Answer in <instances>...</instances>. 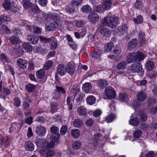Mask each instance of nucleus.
Segmentation results:
<instances>
[{
  "mask_svg": "<svg viewBox=\"0 0 157 157\" xmlns=\"http://www.w3.org/2000/svg\"><path fill=\"white\" fill-rule=\"evenodd\" d=\"M118 23L119 18L115 15L107 16L104 18L103 21L104 24L112 29L116 28Z\"/></svg>",
  "mask_w": 157,
  "mask_h": 157,
  "instance_id": "nucleus-1",
  "label": "nucleus"
},
{
  "mask_svg": "<svg viewBox=\"0 0 157 157\" xmlns=\"http://www.w3.org/2000/svg\"><path fill=\"white\" fill-rule=\"evenodd\" d=\"M130 70L134 73H137L139 75L142 77L144 74V70L143 69L141 63L139 62L133 63L130 67Z\"/></svg>",
  "mask_w": 157,
  "mask_h": 157,
  "instance_id": "nucleus-2",
  "label": "nucleus"
},
{
  "mask_svg": "<svg viewBox=\"0 0 157 157\" xmlns=\"http://www.w3.org/2000/svg\"><path fill=\"white\" fill-rule=\"evenodd\" d=\"M50 131L51 133L50 139L52 140L56 141L60 136L59 128L53 125L51 127Z\"/></svg>",
  "mask_w": 157,
  "mask_h": 157,
  "instance_id": "nucleus-3",
  "label": "nucleus"
},
{
  "mask_svg": "<svg viewBox=\"0 0 157 157\" xmlns=\"http://www.w3.org/2000/svg\"><path fill=\"white\" fill-rule=\"evenodd\" d=\"M127 65L126 61H122L118 63L116 66V69L115 73L117 74H122L124 73V70Z\"/></svg>",
  "mask_w": 157,
  "mask_h": 157,
  "instance_id": "nucleus-4",
  "label": "nucleus"
},
{
  "mask_svg": "<svg viewBox=\"0 0 157 157\" xmlns=\"http://www.w3.org/2000/svg\"><path fill=\"white\" fill-rule=\"evenodd\" d=\"M98 29H101L100 33L101 35L106 37H109L111 35V32L109 29L103 26L102 24H100L98 27Z\"/></svg>",
  "mask_w": 157,
  "mask_h": 157,
  "instance_id": "nucleus-5",
  "label": "nucleus"
},
{
  "mask_svg": "<svg viewBox=\"0 0 157 157\" xmlns=\"http://www.w3.org/2000/svg\"><path fill=\"white\" fill-rule=\"evenodd\" d=\"M105 94L108 97L113 98L116 96V94L113 89L111 87H108L105 89Z\"/></svg>",
  "mask_w": 157,
  "mask_h": 157,
  "instance_id": "nucleus-6",
  "label": "nucleus"
},
{
  "mask_svg": "<svg viewBox=\"0 0 157 157\" xmlns=\"http://www.w3.org/2000/svg\"><path fill=\"white\" fill-rule=\"evenodd\" d=\"M58 27V24L56 21H53L48 24H46L45 28L48 31H53Z\"/></svg>",
  "mask_w": 157,
  "mask_h": 157,
  "instance_id": "nucleus-7",
  "label": "nucleus"
},
{
  "mask_svg": "<svg viewBox=\"0 0 157 157\" xmlns=\"http://www.w3.org/2000/svg\"><path fill=\"white\" fill-rule=\"evenodd\" d=\"M88 19L90 22L92 24H95L99 19L98 15L96 13H92L88 16Z\"/></svg>",
  "mask_w": 157,
  "mask_h": 157,
  "instance_id": "nucleus-8",
  "label": "nucleus"
},
{
  "mask_svg": "<svg viewBox=\"0 0 157 157\" xmlns=\"http://www.w3.org/2000/svg\"><path fill=\"white\" fill-rule=\"evenodd\" d=\"M120 52V49L119 48H116L109 52L108 56L110 58L116 59Z\"/></svg>",
  "mask_w": 157,
  "mask_h": 157,
  "instance_id": "nucleus-9",
  "label": "nucleus"
},
{
  "mask_svg": "<svg viewBox=\"0 0 157 157\" xmlns=\"http://www.w3.org/2000/svg\"><path fill=\"white\" fill-rule=\"evenodd\" d=\"M57 17L56 15L52 14L44 13L42 16V18L43 19L44 23L45 22L50 21L51 19L55 20H56Z\"/></svg>",
  "mask_w": 157,
  "mask_h": 157,
  "instance_id": "nucleus-10",
  "label": "nucleus"
},
{
  "mask_svg": "<svg viewBox=\"0 0 157 157\" xmlns=\"http://www.w3.org/2000/svg\"><path fill=\"white\" fill-rule=\"evenodd\" d=\"M67 72L66 67L63 64H59L58 66L57 73L61 76L64 75Z\"/></svg>",
  "mask_w": 157,
  "mask_h": 157,
  "instance_id": "nucleus-11",
  "label": "nucleus"
},
{
  "mask_svg": "<svg viewBox=\"0 0 157 157\" xmlns=\"http://www.w3.org/2000/svg\"><path fill=\"white\" fill-rule=\"evenodd\" d=\"M35 132L36 134L37 135L43 136L46 133V129L42 126H39L36 127Z\"/></svg>",
  "mask_w": 157,
  "mask_h": 157,
  "instance_id": "nucleus-12",
  "label": "nucleus"
},
{
  "mask_svg": "<svg viewBox=\"0 0 157 157\" xmlns=\"http://www.w3.org/2000/svg\"><path fill=\"white\" fill-rule=\"evenodd\" d=\"M27 40L32 44H36L38 41V37L33 34H29L27 36Z\"/></svg>",
  "mask_w": 157,
  "mask_h": 157,
  "instance_id": "nucleus-13",
  "label": "nucleus"
},
{
  "mask_svg": "<svg viewBox=\"0 0 157 157\" xmlns=\"http://www.w3.org/2000/svg\"><path fill=\"white\" fill-rule=\"evenodd\" d=\"M126 61L128 63H131L136 61V53L132 52L127 56Z\"/></svg>",
  "mask_w": 157,
  "mask_h": 157,
  "instance_id": "nucleus-14",
  "label": "nucleus"
},
{
  "mask_svg": "<svg viewBox=\"0 0 157 157\" xmlns=\"http://www.w3.org/2000/svg\"><path fill=\"white\" fill-rule=\"evenodd\" d=\"M137 99L140 101H144L147 98L146 93L143 91L139 92L136 95Z\"/></svg>",
  "mask_w": 157,
  "mask_h": 157,
  "instance_id": "nucleus-15",
  "label": "nucleus"
},
{
  "mask_svg": "<svg viewBox=\"0 0 157 157\" xmlns=\"http://www.w3.org/2000/svg\"><path fill=\"white\" fill-rule=\"evenodd\" d=\"M112 5V2L111 0H104L102 4L104 10H109L111 7Z\"/></svg>",
  "mask_w": 157,
  "mask_h": 157,
  "instance_id": "nucleus-16",
  "label": "nucleus"
},
{
  "mask_svg": "<svg viewBox=\"0 0 157 157\" xmlns=\"http://www.w3.org/2000/svg\"><path fill=\"white\" fill-rule=\"evenodd\" d=\"M17 63L18 66L22 69L25 68L27 64V61L23 59H19L17 61Z\"/></svg>",
  "mask_w": 157,
  "mask_h": 157,
  "instance_id": "nucleus-17",
  "label": "nucleus"
},
{
  "mask_svg": "<svg viewBox=\"0 0 157 157\" xmlns=\"http://www.w3.org/2000/svg\"><path fill=\"white\" fill-rule=\"evenodd\" d=\"M138 44V40L136 39H133L128 44V48L129 50L134 48Z\"/></svg>",
  "mask_w": 157,
  "mask_h": 157,
  "instance_id": "nucleus-18",
  "label": "nucleus"
},
{
  "mask_svg": "<svg viewBox=\"0 0 157 157\" xmlns=\"http://www.w3.org/2000/svg\"><path fill=\"white\" fill-rule=\"evenodd\" d=\"M25 147L26 150L32 151L34 149V145L33 143L30 141H27L25 144Z\"/></svg>",
  "mask_w": 157,
  "mask_h": 157,
  "instance_id": "nucleus-19",
  "label": "nucleus"
},
{
  "mask_svg": "<svg viewBox=\"0 0 157 157\" xmlns=\"http://www.w3.org/2000/svg\"><path fill=\"white\" fill-rule=\"evenodd\" d=\"M66 68L68 74L71 75L74 74L75 68L73 65L69 63L68 64Z\"/></svg>",
  "mask_w": 157,
  "mask_h": 157,
  "instance_id": "nucleus-20",
  "label": "nucleus"
},
{
  "mask_svg": "<svg viewBox=\"0 0 157 157\" xmlns=\"http://www.w3.org/2000/svg\"><path fill=\"white\" fill-rule=\"evenodd\" d=\"M108 82L107 81L104 79H100L97 81V86L101 89H103L107 85Z\"/></svg>",
  "mask_w": 157,
  "mask_h": 157,
  "instance_id": "nucleus-21",
  "label": "nucleus"
},
{
  "mask_svg": "<svg viewBox=\"0 0 157 157\" xmlns=\"http://www.w3.org/2000/svg\"><path fill=\"white\" fill-rule=\"evenodd\" d=\"M136 61L140 62L143 60L145 57L144 54L142 52L140 51L136 53Z\"/></svg>",
  "mask_w": 157,
  "mask_h": 157,
  "instance_id": "nucleus-22",
  "label": "nucleus"
},
{
  "mask_svg": "<svg viewBox=\"0 0 157 157\" xmlns=\"http://www.w3.org/2000/svg\"><path fill=\"white\" fill-rule=\"evenodd\" d=\"M92 87V85L90 83L86 82L83 85L82 89L83 91L88 93L91 90Z\"/></svg>",
  "mask_w": 157,
  "mask_h": 157,
  "instance_id": "nucleus-23",
  "label": "nucleus"
},
{
  "mask_svg": "<svg viewBox=\"0 0 157 157\" xmlns=\"http://www.w3.org/2000/svg\"><path fill=\"white\" fill-rule=\"evenodd\" d=\"M2 6L6 10H10L11 9V3L9 0H4L2 3Z\"/></svg>",
  "mask_w": 157,
  "mask_h": 157,
  "instance_id": "nucleus-24",
  "label": "nucleus"
},
{
  "mask_svg": "<svg viewBox=\"0 0 157 157\" xmlns=\"http://www.w3.org/2000/svg\"><path fill=\"white\" fill-rule=\"evenodd\" d=\"M114 48V45L113 42H110L107 45H105L104 48V50L107 52L109 53L112 51Z\"/></svg>",
  "mask_w": 157,
  "mask_h": 157,
  "instance_id": "nucleus-25",
  "label": "nucleus"
},
{
  "mask_svg": "<svg viewBox=\"0 0 157 157\" xmlns=\"http://www.w3.org/2000/svg\"><path fill=\"white\" fill-rule=\"evenodd\" d=\"M128 26L126 24H123L121 28L119 29V33L120 35L125 34L127 33Z\"/></svg>",
  "mask_w": 157,
  "mask_h": 157,
  "instance_id": "nucleus-26",
  "label": "nucleus"
},
{
  "mask_svg": "<svg viewBox=\"0 0 157 157\" xmlns=\"http://www.w3.org/2000/svg\"><path fill=\"white\" fill-rule=\"evenodd\" d=\"M22 3L25 9L30 8L33 4L30 0H22Z\"/></svg>",
  "mask_w": 157,
  "mask_h": 157,
  "instance_id": "nucleus-27",
  "label": "nucleus"
},
{
  "mask_svg": "<svg viewBox=\"0 0 157 157\" xmlns=\"http://www.w3.org/2000/svg\"><path fill=\"white\" fill-rule=\"evenodd\" d=\"M86 101L87 104L90 105H92L95 103L96 98L92 95H90L87 98Z\"/></svg>",
  "mask_w": 157,
  "mask_h": 157,
  "instance_id": "nucleus-28",
  "label": "nucleus"
},
{
  "mask_svg": "<svg viewBox=\"0 0 157 157\" xmlns=\"http://www.w3.org/2000/svg\"><path fill=\"white\" fill-rule=\"evenodd\" d=\"M73 125L75 127L80 128L82 126L83 122L81 120L76 119L73 121Z\"/></svg>",
  "mask_w": 157,
  "mask_h": 157,
  "instance_id": "nucleus-29",
  "label": "nucleus"
},
{
  "mask_svg": "<svg viewBox=\"0 0 157 157\" xmlns=\"http://www.w3.org/2000/svg\"><path fill=\"white\" fill-rule=\"evenodd\" d=\"M14 51L16 54L19 56L22 55L24 53V51L20 45L15 46L14 48Z\"/></svg>",
  "mask_w": 157,
  "mask_h": 157,
  "instance_id": "nucleus-30",
  "label": "nucleus"
},
{
  "mask_svg": "<svg viewBox=\"0 0 157 157\" xmlns=\"http://www.w3.org/2000/svg\"><path fill=\"white\" fill-rule=\"evenodd\" d=\"M71 134L72 136L74 138H78L80 136V132L78 129H72L71 131Z\"/></svg>",
  "mask_w": 157,
  "mask_h": 157,
  "instance_id": "nucleus-31",
  "label": "nucleus"
},
{
  "mask_svg": "<svg viewBox=\"0 0 157 157\" xmlns=\"http://www.w3.org/2000/svg\"><path fill=\"white\" fill-rule=\"evenodd\" d=\"M130 124L134 126H137L140 123V121L139 119L137 118H134L132 119H131L129 121Z\"/></svg>",
  "mask_w": 157,
  "mask_h": 157,
  "instance_id": "nucleus-32",
  "label": "nucleus"
},
{
  "mask_svg": "<svg viewBox=\"0 0 157 157\" xmlns=\"http://www.w3.org/2000/svg\"><path fill=\"white\" fill-rule=\"evenodd\" d=\"M82 12L85 13H90L92 10L91 8L89 5H86L83 6L81 8Z\"/></svg>",
  "mask_w": 157,
  "mask_h": 157,
  "instance_id": "nucleus-33",
  "label": "nucleus"
},
{
  "mask_svg": "<svg viewBox=\"0 0 157 157\" xmlns=\"http://www.w3.org/2000/svg\"><path fill=\"white\" fill-rule=\"evenodd\" d=\"M77 112L80 116H85L86 114V110L84 107L82 106L78 108Z\"/></svg>",
  "mask_w": 157,
  "mask_h": 157,
  "instance_id": "nucleus-34",
  "label": "nucleus"
},
{
  "mask_svg": "<svg viewBox=\"0 0 157 157\" xmlns=\"http://www.w3.org/2000/svg\"><path fill=\"white\" fill-rule=\"evenodd\" d=\"M19 38L16 36H12L9 39V41L10 43L13 44H17L20 42Z\"/></svg>",
  "mask_w": 157,
  "mask_h": 157,
  "instance_id": "nucleus-35",
  "label": "nucleus"
},
{
  "mask_svg": "<svg viewBox=\"0 0 157 157\" xmlns=\"http://www.w3.org/2000/svg\"><path fill=\"white\" fill-rule=\"evenodd\" d=\"M144 33L142 31H140L138 35V39L140 41V43L142 45H143L145 43V40L144 38Z\"/></svg>",
  "mask_w": 157,
  "mask_h": 157,
  "instance_id": "nucleus-36",
  "label": "nucleus"
},
{
  "mask_svg": "<svg viewBox=\"0 0 157 157\" xmlns=\"http://www.w3.org/2000/svg\"><path fill=\"white\" fill-rule=\"evenodd\" d=\"M154 67L153 63L151 61H147L145 65V67L148 71L151 70Z\"/></svg>",
  "mask_w": 157,
  "mask_h": 157,
  "instance_id": "nucleus-37",
  "label": "nucleus"
},
{
  "mask_svg": "<svg viewBox=\"0 0 157 157\" xmlns=\"http://www.w3.org/2000/svg\"><path fill=\"white\" fill-rule=\"evenodd\" d=\"M116 115L113 114H111L107 116L106 117L105 121L108 123L112 122L113 120L116 118Z\"/></svg>",
  "mask_w": 157,
  "mask_h": 157,
  "instance_id": "nucleus-38",
  "label": "nucleus"
},
{
  "mask_svg": "<svg viewBox=\"0 0 157 157\" xmlns=\"http://www.w3.org/2000/svg\"><path fill=\"white\" fill-rule=\"evenodd\" d=\"M35 88V86L31 84H27L25 86L26 90L29 92H33Z\"/></svg>",
  "mask_w": 157,
  "mask_h": 157,
  "instance_id": "nucleus-39",
  "label": "nucleus"
},
{
  "mask_svg": "<svg viewBox=\"0 0 157 157\" xmlns=\"http://www.w3.org/2000/svg\"><path fill=\"white\" fill-rule=\"evenodd\" d=\"M23 46L25 49L29 52L32 50V46L29 43H24L23 44Z\"/></svg>",
  "mask_w": 157,
  "mask_h": 157,
  "instance_id": "nucleus-40",
  "label": "nucleus"
},
{
  "mask_svg": "<svg viewBox=\"0 0 157 157\" xmlns=\"http://www.w3.org/2000/svg\"><path fill=\"white\" fill-rule=\"evenodd\" d=\"M133 21L136 24L142 23L143 22V17L141 15H139L136 18H133Z\"/></svg>",
  "mask_w": 157,
  "mask_h": 157,
  "instance_id": "nucleus-41",
  "label": "nucleus"
},
{
  "mask_svg": "<svg viewBox=\"0 0 157 157\" xmlns=\"http://www.w3.org/2000/svg\"><path fill=\"white\" fill-rule=\"evenodd\" d=\"M52 62L51 60H48L44 65V68L46 70H48L52 67Z\"/></svg>",
  "mask_w": 157,
  "mask_h": 157,
  "instance_id": "nucleus-42",
  "label": "nucleus"
},
{
  "mask_svg": "<svg viewBox=\"0 0 157 157\" xmlns=\"http://www.w3.org/2000/svg\"><path fill=\"white\" fill-rule=\"evenodd\" d=\"M45 75V72L43 70L41 69L36 73V76L38 79H41L43 78Z\"/></svg>",
  "mask_w": 157,
  "mask_h": 157,
  "instance_id": "nucleus-43",
  "label": "nucleus"
},
{
  "mask_svg": "<svg viewBox=\"0 0 157 157\" xmlns=\"http://www.w3.org/2000/svg\"><path fill=\"white\" fill-rule=\"evenodd\" d=\"M101 136V135L97 133L94 135V137L93 139V144L96 145L97 144L100 137Z\"/></svg>",
  "mask_w": 157,
  "mask_h": 157,
  "instance_id": "nucleus-44",
  "label": "nucleus"
},
{
  "mask_svg": "<svg viewBox=\"0 0 157 157\" xmlns=\"http://www.w3.org/2000/svg\"><path fill=\"white\" fill-rule=\"evenodd\" d=\"M65 10L66 12L70 13L74 12L75 10L74 6L72 5L70 6H67L65 7Z\"/></svg>",
  "mask_w": 157,
  "mask_h": 157,
  "instance_id": "nucleus-45",
  "label": "nucleus"
},
{
  "mask_svg": "<svg viewBox=\"0 0 157 157\" xmlns=\"http://www.w3.org/2000/svg\"><path fill=\"white\" fill-rule=\"evenodd\" d=\"M57 104L56 103H52L51 106L50 112L52 113H54L57 110Z\"/></svg>",
  "mask_w": 157,
  "mask_h": 157,
  "instance_id": "nucleus-46",
  "label": "nucleus"
},
{
  "mask_svg": "<svg viewBox=\"0 0 157 157\" xmlns=\"http://www.w3.org/2000/svg\"><path fill=\"white\" fill-rule=\"evenodd\" d=\"M36 144L37 146L40 147L42 146V143H46L45 141H43V140L42 138L36 137L35 139Z\"/></svg>",
  "mask_w": 157,
  "mask_h": 157,
  "instance_id": "nucleus-47",
  "label": "nucleus"
},
{
  "mask_svg": "<svg viewBox=\"0 0 157 157\" xmlns=\"http://www.w3.org/2000/svg\"><path fill=\"white\" fill-rule=\"evenodd\" d=\"M32 11L36 13H38L40 12V10L38 6L35 4L33 3L30 7Z\"/></svg>",
  "mask_w": 157,
  "mask_h": 157,
  "instance_id": "nucleus-48",
  "label": "nucleus"
},
{
  "mask_svg": "<svg viewBox=\"0 0 157 157\" xmlns=\"http://www.w3.org/2000/svg\"><path fill=\"white\" fill-rule=\"evenodd\" d=\"M82 143L79 141L77 140L74 142L72 145V147L74 149H79L81 146Z\"/></svg>",
  "mask_w": 157,
  "mask_h": 157,
  "instance_id": "nucleus-49",
  "label": "nucleus"
},
{
  "mask_svg": "<svg viewBox=\"0 0 157 157\" xmlns=\"http://www.w3.org/2000/svg\"><path fill=\"white\" fill-rule=\"evenodd\" d=\"M85 23V21L82 20H77L75 21V25L78 28L82 27Z\"/></svg>",
  "mask_w": 157,
  "mask_h": 157,
  "instance_id": "nucleus-50",
  "label": "nucleus"
},
{
  "mask_svg": "<svg viewBox=\"0 0 157 157\" xmlns=\"http://www.w3.org/2000/svg\"><path fill=\"white\" fill-rule=\"evenodd\" d=\"M128 96V95L125 93L120 94L119 95V99L120 101L123 102L125 101L127 99Z\"/></svg>",
  "mask_w": 157,
  "mask_h": 157,
  "instance_id": "nucleus-51",
  "label": "nucleus"
},
{
  "mask_svg": "<svg viewBox=\"0 0 157 157\" xmlns=\"http://www.w3.org/2000/svg\"><path fill=\"white\" fill-rule=\"evenodd\" d=\"M55 154V152L53 150H48L46 153V157H53Z\"/></svg>",
  "mask_w": 157,
  "mask_h": 157,
  "instance_id": "nucleus-52",
  "label": "nucleus"
},
{
  "mask_svg": "<svg viewBox=\"0 0 157 157\" xmlns=\"http://www.w3.org/2000/svg\"><path fill=\"white\" fill-rule=\"evenodd\" d=\"M140 105L141 104L139 101L138 99H135L133 101L132 106L134 108H138L140 107Z\"/></svg>",
  "mask_w": 157,
  "mask_h": 157,
  "instance_id": "nucleus-53",
  "label": "nucleus"
},
{
  "mask_svg": "<svg viewBox=\"0 0 157 157\" xmlns=\"http://www.w3.org/2000/svg\"><path fill=\"white\" fill-rule=\"evenodd\" d=\"M85 124L87 127H91L94 124V120L92 118H89L86 120Z\"/></svg>",
  "mask_w": 157,
  "mask_h": 157,
  "instance_id": "nucleus-54",
  "label": "nucleus"
},
{
  "mask_svg": "<svg viewBox=\"0 0 157 157\" xmlns=\"http://www.w3.org/2000/svg\"><path fill=\"white\" fill-rule=\"evenodd\" d=\"M82 2V0H73L71 2V4L74 6H78L81 4Z\"/></svg>",
  "mask_w": 157,
  "mask_h": 157,
  "instance_id": "nucleus-55",
  "label": "nucleus"
},
{
  "mask_svg": "<svg viewBox=\"0 0 157 157\" xmlns=\"http://www.w3.org/2000/svg\"><path fill=\"white\" fill-rule=\"evenodd\" d=\"M67 130V125L63 126L60 130V132L61 135H64L66 133Z\"/></svg>",
  "mask_w": 157,
  "mask_h": 157,
  "instance_id": "nucleus-56",
  "label": "nucleus"
},
{
  "mask_svg": "<svg viewBox=\"0 0 157 157\" xmlns=\"http://www.w3.org/2000/svg\"><path fill=\"white\" fill-rule=\"evenodd\" d=\"M142 132L141 130H136L133 133L134 138H140L142 135Z\"/></svg>",
  "mask_w": 157,
  "mask_h": 157,
  "instance_id": "nucleus-57",
  "label": "nucleus"
},
{
  "mask_svg": "<svg viewBox=\"0 0 157 157\" xmlns=\"http://www.w3.org/2000/svg\"><path fill=\"white\" fill-rule=\"evenodd\" d=\"M148 77L150 78H153L157 76V72L156 71H152L148 74Z\"/></svg>",
  "mask_w": 157,
  "mask_h": 157,
  "instance_id": "nucleus-58",
  "label": "nucleus"
},
{
  "mask_svg": "<svg viewBox=\"0 0 157 157\" xmlns=\"http://www.w3.org/2000/svg\"><path fill=\"white\" fill-rule=\"evenodd\" d=\"M14 102L15 105L17 107L20 106L21 103V101L20 98L18 97L15 98L14 99Z\"/></svg>",
  "mask_w": 157,
  "mask_h": 157,
  "instance_id": "nucleus-59",
  "label": "nucleus"
},
{
  "mask_svg": "<svg viewBox=\"0 0 157 157\" xmlns=\"http://www.w3.org/2000/svg\"><path fill=\"white\" fill-rule=\"evenodd\" d=\"M56 91H58L59 93H61L62 94H65L66 93V91L65 89L61 87L56 86Z\"/></svg>",
  "mask_w": 157,
  "mask_h": 157,
  "instance_id": "nucleus-60",
  "label": "nucleus"
},
{
  "mask_svg": "<svg viewBox=\"0 0 157 157\" xmlns=\"http://www.w3.org/2000/svg\"><path fill=\"white\" fill-rule=\"evenodd\" d=\"M100 51L95 52L92 54V57L93 58L99 59L100 58Z\"/></svg>",
  "mask_w": 157,
  "mask_h": 157,
  "instance_id": "nucleus-61",
  "label": "nucleus"
},
{
  "mask_svg": "<svg viewBox=\"0 0 157 157\" xmlns=\"http://www.w3.org/2000/svg\"><path fill=\"white\" fill-rule=\"evenodd\" d=\"M55 141L53 140V141L48 143L46 145V148L47 149L52 148L55 145Z\"/></svg>",
  "mask_w": 157,
  "mask_h": 157,
  "instance_id": "nucleus-62",
  "label": "nucleus"
},
{
  "mask_svg": "<svg viewBox=\"0 0 157 157\" xmlns=\"http://www.w3.org/2000/svg\"><path fill=\"white\" fill-rule=\"evenodd\" d=\"M53 99H58L60 98L61 97V94L59 93L58 91H56L53 94Z\"/></svg>",
  "mask_w": 157,
  "mask_h": 157,
  "instance_id": "nucleus-63",
  "label": "nucleus"
},
{
  "mask_svg": "<svg viewBox=\"0 0 157 157\" xmlns=\"http://www.w3.org/2000/svg\"><path fill=\"white\" fill-rule=\"evenodd\" d=\"M2 30L5 32V34H7L10 33V30L5 25H2L1 26Z\"/></svg>",
  "mask_w": 157,
  "mask_h": 157,
  "instance_id": "nucleus-64",
  "label": "nucleus"
}]
</instances>
